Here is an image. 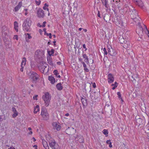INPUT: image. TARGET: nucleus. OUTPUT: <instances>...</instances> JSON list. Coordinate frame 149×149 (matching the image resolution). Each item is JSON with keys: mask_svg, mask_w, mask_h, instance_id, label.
Listing matches in <instances>:
<instances>
[{"mask_svg": "<svg viewBox=\"0 0 149 149\" xmlns=\"http://www.w3.org/2000/svg\"><path fill=\"white\" fill-rule=\"evenodd\" d=\"M32 21L29 18H27L24 21L22 24L23 30L26 32L30 31L31 30V26Z\"/></svg>", "mask_w": 149, "mask_h": 149, "instance_id": "f257e3e1", "label": "nucleus"}, {"mask_svg": "<svg viewBox=\"0 0 149 149\" xmlns=\"http://www.w3.org/2000/svg\"><path fill=\"white\" fill-rule=\"evenodd\" d=\"M42 98L45 102V106L47 107L49 105L51 99V95L49 92H47L42 96Z\"/></svg>", "mask_w": 149, "mask_h": 149, "instance_id": "f03ea898", "label": "nucleus"}, {"mask_svg": "<svg viewBox=\"0 0 149 149\" xmlns=\"http://www.w3.org/2000/svg\"><path fill=\"white\" fill-rule=\"evenodd\" d=\"M112 22L114 23L118 26H123V22L121 17L118 16H113L111 18Z\"/></svg>", "mask_w": 149, "mask_h": 149, "instance_id": "7ed1b4c3", "label": "nucleus"}, {"mask_svg": "<svg viewBox=\"0 0 149 149\" xmlns=\"http://www.w3.org/2000/svg\"><path fill=\"white\" fill-rule=\"evenodd\" d=\"M30 77L32 79V82L33 83H36L39 79V76L36 72L31 71L30 72Z\"/></svg>", "mask_w": 149, "mask_h": 149, "instance_id": "20e7f679", "label": "nucleus"}, {"mask_svg": "<svg viewBox=\"0 0 149 149\" xmlns=\"http://www.w3.org/2000/svg\"><path fill=\"white\" fill-rule=\"evenodd\" d=\"M36 57L38 59V62H41V61L42 60V57L44 54V52L43 51L37 50L35 52Z\"/></svg>", "mask_w": 149, "mask_h": 149, "instance_id": "39448f33", "label": "nucleus"}, {"mask_svg": "<svg viewBox=\"0 0 149 149\" xmlns=\"http://www.w3.org/2000/svg\"><path fill=\"white\" fill-rule=\"evenodd\" d=\"M49 144L52 149H60L58 144L54 139L51 140V141L49 142Z\"/></svg>", "mask_w": 149, "mask_h": 149, "instance_id": "423d86ee", "label": "nucleus"}, {"mask_svg": "<svg viewBox=\"0 0 149 149\" xmlns=\"http://www.w3.org/2000/svg\"><path fill=\"white\" fill-rule=\"evenodd\" d=\"M132 10H130L128 13L130 15L131 18H135L136 17H138L139 18H140L139 17L137 11L136 10L134 9V8H133Z\"/></svg>", "mask_w": 149, "mask_h": 149, "instance_id": "0eeeda50", "label": "nucleus"}, {"mask_svg": "<svg viewBox=\"0 0 149 149\" xmlns=\"http://www.w3.org/2000/svg\"><path fill=\"white\" fill-rule=\"evenodd\" d=\"M76 131L75 129H74L73 127H68V128L66 130L65 132L67 134L71 135L74 134Z\"/></svg>", "mask_w": 149, "mask_h": 149, "instance_id": "6e6552de", "label": "nucleus"}, {"mask_svg": "<svg viewBox=\"0 0 149 149\" xmlns=\"http://www.w3.org/2000/svg\"><path fill=\"white\" fill-rule=\"evenodd\" d=\"M135 4L140 8H143L144 6L141 0H132Z\"/></svg>", "mask_w": 149, "mask_h": 149, "instance_id": "1a4fd4ad", "label": "nucleus"}, {"mask_svg": "<svg viewBox=\"0 0 149 149\" xmlns=\"http://www.w3.org/2000/svg\"><path fill=\"white\" fill-rule=\"evenodd\" d=\"M37 14L39 18H43L45 16L44 11L41 8H39L37 11Z\"/></svg>", "mask_w": 149, "mask_h": 149, "instance_id": "9d476101", "label": "nucleus"}, {"mask_svg": "<svg viewBox=\"0 0 149 149\" xmlns=\"http://www.w3.org/2000/svg\"><path fill=\"white\" fill-rule=\"evenodd\" d=\"M105 109L107 111L111 112L112 110V106L110 102H107L105 107Z\"/></svg>", "mask_w": 149, "mask_h": 149, "instance_id": "9b49d317", "label": "nucleus"}, {"mask_svg": "<svg viewBox=\"0 0 149 149\" xmlns=\"http://www.w3.org/2000/svg\"><path fill=\"white\" fill-rule=\"evenodd\" d=\"M108 52L109 55L113 56H115L117 54V52L115 50L111 48V49L108 48Z\"/></svg>", "mask_w": 149, "mask_h": 149, "instance_id": "f8f14e48", "label": "nucleus"}, {"mask_svg": "<svg viewBox=\"0 0 149 149\" xmlns=\"http://www.w3.org/2000/svg\"><path fill=\"white\" fill-rule=\"evenodd\" d=\"M134 8L130 4H125L124 6V10L125 11H126V12H129L130 11L132 10Z\"/></svg>", "mask_w": 149, "mask_h": 149, "instance_id": "ddd939ff", "label": "nucleus"}, {"mask_svg": "<svg viewBox=\"0 0 149 149\" xmlns=\"http://www.w3.org/2000/svg\"><path fill=\"white\" fill-rule=\"evenodd\" d=\"M135 120L136 123L139 126L142 125H143L144 123V121L141 118H139L136 119V117H135Z\"/></svg>", "mask_w": 149, "mask_h": 149, "instance_id": "4468645a", "label": "nucleus"}, {"mask_svg": "<svg viewBox=\"0 0 149 149\" xmlns=\"http://www.w3.org/2000/svg\"><path fill=\"white\" fill-rule=\"evenodd\" d=\"M136 33L138 34L139 36H143V28L142 27L139 28L136 30Z\"/></svg>", "mask_w": 149, "mask_h": 149, "instance_id": "2eb2a0df", "label": "nucleus"}, {"mask_svg": "<svg viewBox=\"0 0 149 149\" xmlns=\"http://www.w3.org/2000/svg\"><path fill=\"white\" fill-rule=\"evenodd\" d=\"M108 82L110 84L113 83L114 81V78L111 73H109L108 75Z\"/></svg>", "mask_w": 149, "mask_h": 149, "instance_id": "dca6fc26", "label": "nucleus"}, {"mask_svg": "<svg viewBox=\"0 0 149 149\" xmlns=\"http://www.w3.org/2000/svg\"><path fill=\"white\" fill-rule=\"evenodd\" d=\"M52 125L54 129H56L57 131H59L61 129V126L56 122H54L52 123Z\"/></svg>", "mask_w": 149, "mask_h": 149, "instance_id": "f3484780", "label": "nucleus"}, {"mask_svg": "<svg viewBox=\"0 0 149 149\" xmlns=\"http://www.w3.org/2000/svg\"><path fill=\"white\" fill-rule=\"evenodd\" d=\"M103 18L104 21H105L106 22L111 23L109 22L111 20V17L109 14H105L104 15Z\"/></svg>", "mask_w": 149, "mask_h": 149, "instance_id": "a211bd4d", "label": "nucleus"}, {"mask_svg": "<svg viewBox=\"0 0 149 149\" xmlns=\"http://www.w3.org/2000/svg\"><path fill=\"white\" fill-rule=\"evenodd\" d=\"M81 100L82 103L84 108L87 106L88 104V102L87 101V100L85 98H81Z\"/></svg>", "mask_w": 149, "mask_h": 149, "instance_id": "6ab92c4d", "label": "nucleus"}, {"mask_svg": "<svg viewBox=\"0 0 149 149\" xmlns=\"http://www.w3.org/2000/svg\"><path fill=\"white\" fill-rule=\"evenodd\" d=\"M23 59L21 64V68L20 69V71L22 72H23V71L24 66H23V63H24V66L26 64V58L25 57H23Z\"/></svg>", "mask_w": 149, "mask_h": 149, "instance_id": "aec40b11", "label": "nucleus"}, {"mask_svg": "<svg viewBox=\"0 0 149 149\" xmlns=\"http://www.w3.org/2000/svg\"><path fill=\"white\" fill-rule=\"evenodd\" d=\"M102 4L104 5L105 7L107 9H108L109 7L108 3V0H101Z\"/></svg>", "mask_w": 149, "mask_h": 149, "instance_id": "412c9836", "label": "nucleus"}, {"mask_svg": "<svg viewBox=\"0 0 149 149\" xmlns=\"http://www.w3.org/2000/svg\"><path fill=\"white\" fill-rule=\"evenodd\" d=\"M42 141L43 146L45 149H49V147L47 142L45 140H42Z\"/></svg>", "mask_w": 149, "mask_h": 149, "instance_id": "4be33fe9", "label": "nucleus"}, {"mask_svg": "<svg viewBox=\"0 0 149 149\" xmlns=\"http://www.w3.org/2000/svg\"><path fill=\"white\" fill-rule=\"evenodd\" d=\"M48 79L49 81H50V83L52 84H54L55 82V80L54 77L52 76H49L48 77Z\"/></svg>", "mask_w": 149, "mask_h": 149, "instance_id": "5701e85b", "label": "nucleus"}, {"mask_svg": "<svg viewBox=\"0 0 149 149\" xmlns=\"http://www.w3.org/2000/svg\"><path fill=\"white\" fill-rule=\"evenodd\" d=\"M56 87L57 89L60 91L62 90L63 88V87L62 86V84L61 82L57 84L56 85Z\"/></svg>", "mask_w": 149, "mask_h": 149, "instance_id": "b1692460", "label": "nucleus"}, {"mask_svg": "<svg viewBox=\"0 0 149 149\" xmlns=\"http://www.w3.org/2000/svg\"><path fill=\"white\" fill-rule=\"evenodd\" d=\"M47 61L48 62V63L51 65L53 66V64L52 61V58L51 56H49L47 57Z\"/></svg>", "mask_w": 149, "mask_h": 149, "instance_id": "393cba45", "label": "nucleus"}, {"mask_svg": "<svg viewBox=\"0 0 149 149\" xmlns=\"http://www.w3.org/2000/svg\"><path fill=\"white\" fill-rule=\"evenodd\" d=\"M84 53V51H83L82 56L84 58H85L84 61L87 64L89 63L88 58L86 55V54H83Z\"/></svg>", "mask_w": 149, "mask_h": 149, "instance_id": "a878e982", "label": "nucleus"}, {"mask_svg": "<svg viewBox=\"0 0 149 149\" xmlns=\"http://www.w3.org/2000/svg\"><path fill=\"white\" fill-rule=\"evenodd\" d=\"M87 85V86H88V87H87L86 88V85L85 84L84 85V88L85 91H86L87 90H89V89H90V91H91V84L88 83Z\"/></svg>", "mask_w": 149, "mask_h": 149, "instance_id": "bb28decb", "label": "nucleus"}, {"mask_svg": "<svg viewBox=\"0 0 149 149\" xmlns=\"http://www.w3.org/2000/svg\"><path fill=\"white\" fill-rule=\"evenodd\" d=\"M43 117L44 120H47L49 119V114L48 113L41 115Z\"/></svg>", "mask_w": 149, "mask_h": 149, "instance_id": "cd10ccee", "label": "nucleus"}, {"mask_svg": "<svg viewBox=\"0 0 149 149\" xmlns=\"http://www.w3.org/2000/svg\"><path fill=\"white\" fill-rule=\"evenodd\" d=\"M119 42L120 44H123L125 42H126V40L122 36H120L118 38Z\"/></svg>", "mask_w": 149, "mask_h": 149, "instance_id": "c85d7f7f", "label": "nucleus"}, {"mask_svg": "<svg viewBox=\"0 0 149 149\" xmlns=\"http://www.w3.org/2000/svg\"><path fill=\"white\" fill-rule=\"evenodd\" d=\"M14 29L16 32L18 31V25L17 22V21H15L14 23Z\"/></svg>", "mask_w": 149, "mask_h": 149, "instance_id": "c756f323", "label": "nucleus"}, {"mask_svg": "<svg viewBox=\"0 0 149 149\" xmlns=\"http://www.w3.org/2000/svg\"><path fill=\"white\" fill-rule=\"evenodd\" d=\"M40 111L39 106V105H37L34 108V113H36Z\"/></svg>", "mask_w": 149, "mask_h": 149, "instance_id": "7c9ffc66", "label": "nucleus"}, {"mask_svg": "<svg viewBox=\"0 0 149 149\" xmlns=\"http://www.w3.org/2000/svg\"><path fill=\"white\" fill-rule=\"evenodd\" d=\"M146 130L145 131V133H146V134L148 137H149V124L147 125L146 126Z\"/></svg>", "mask_w": 149, "mask_h": 149, "instance_id": "2f4dec72", "label": "nucleus"}, {"mask_svg": "<svg viewBox=\"0 0 149 149\" xmlns=\"http://www.w3.org/2000/svg\"><path fill=\"white\" fill-rule=\"evenodd\" d=\"M82 64L83 65V67L84 68V70L86 72H89L88 69L87 68L86 65L84 62H82Z\"/></svg>", "mask_w": 149, "mask_h": 149, "instance_id": "473e14b6", "label": "nucleus"}, {"mask_svg": "<svg viewBox=\"0 0 149 149\" xmlns=\"http://www.w3.org/2000/svg\"><path fill=\"white\" fill-rule=\"evenodd\" d=\"M47 113L46 108L45 107H42L41 109V115Z\"/></svg>", "mask_w": 149, "mask_h": 149, "instance_id": "72a5a7b5", "label": "nucleus"}, {"mask_svg": "<svg viewBox=\"0 0 149 149\" xmlns=\"http://www.w3.org/2000/svg\"><path fill=\"white\" fill-rule=\"evenodd\" d=\"M54 49H52L51 51H48L47 52L49 55L50 56H51L54 54Z\"/></svg>", "mask_w": 149, "mask_h": 149, "instance_id": "f704fd0d", "label": "nucleus"}, {"mask_svg": "<svg viewBox=\"0 0 149 149\" xmlns=\"http://www.w3.org/2000/svg\"><path fill=\"white\" fill-rule=\"evenodd\" d=\"M45 137L47 140L48 142H49L51 141V137L49 134H47L45 135Z\"/></svg>", "mask_w": 149, "mask_h": 149, "instance_id": "c9c22d12", "label": "nucleus"}, {"mask_svg": "<svg viewBox=\"0 0 149 149\" xmlns=\"http://www.w3.org/2000/svg\"><path fill=\"white\" fill-rule=\"evenodd\" d=\"M81 44V42L79 41H78L77 42L75 41V45L76 46V47L77 48H79ZM74 48L76 49V47H74Z\"/></svg>", "mask_w": 149, "mask_h": 149, "instance_id": "e433bc0d", "label": "nucleus"}, {"mask_svg": "<svg viewBox=\"0 0 149 149\" xmlns=\"http://www.w3.org/2000/svg\"><path fill=\"white\" fill-rule=\"evenodd\" d=\"M138 17H136L135 18H131L133 21V22L136 24L137 22L139 21V20Z\"/></svg>", "mask_w": 149, "mask_h": 149, "instance_id": "4c0bfd02", "label": "nucleus"}, {"mask_svg": "<svg viewBox=\"0 0 149 149\" xmlns=\"http://www.w3.org/2000/svg\"><path fill=\"white\" fill-rule=\"evenodd\" d=\"M106 143L107 144H109V147L110 148L112 147V143L111 142V141L110 140H108L106 141Z\"/></svg>", "mask_w": 149, "mask_h": 149, "instance_id": "58836bf2", "label": "nucleus"}, {"mask_svg": "<svg viewBox=\"0 0 149 149\" xmlns=\"http://www.w3.org/2000/svg\"><path fill=\"white\" fill-rule=\"evenodd\" d=\"M130 52H129V54L131 58L132 59L134 58V52L132 51H130Z\"/></svg>", "mask_w": 149, "mask_h": 149, "instance_id": "ea45409f", "label": "nucleus"}, {"mask_svg": "<svg viewBox=\"0 0 149 149\" xmlns=\"http://www.w3.org/2000/svg\"><path fill=\"white\" fill-rule=\"evenodd\" d=\"M103 133L106 136H107L108 135V132L107 130L104 129L103 131Z\"/></svg>", "mask_w": 149, "mask_h": 149, "instance_id": "a19ab883", "label": "nucleus"}, {"mask_svg": "<svg viewBox=\"0 0 149 149\" xmlns=\"http://www.w3.org/2000/svg\"><path fill=\"white\" fill-rule=\"evenodd\" d=\"M117 94L118 95V97L121 100V101L122 102H123V100L122 97H121V93L120 92H118L117 93Z\"/></svg>", "mask_w": 149, "mask_h": 149, "instance_id": "79ce46f5", "label": "nucleus"}, {"mask_svg": "<svg viewBox=\"0 0 149 149\" xmlns=\"http://www.w3.org/2000/svg\"><path fill=\"white\" fill-rule=\"evenodd\" d=\"M77 140H78L79 142L80 143H83L84 141V139L83 136L81 138H79V139Z\"/></svg>", "mask_w": 149, "mask_h": 149, "instance_id": "37998d69", "label": "nucleus"}, {"mask_svg": "<svg viewBox=\"0 0 149 149\" xmlns=\"http://www.w3.org/2000/svg\"><path fill=\"white\" fill-rule=\"evenodd\" d=\"M21 7L17 5L14 8V10L15 12H17L18 10Z\"/></svg>", "mask_w": 149, "mask_h": 149, "instance_id": "c03bdc74", "label": "nucleus"}, {"mask_svg": "<svg viewBox=\"0 0 149 149\" xmlns=\"http://www.w3.org/2000/svg\"><path fill=\"white\" fill-rule=\"evenodd\" d=\"M18 113L17 112H16L14 113L12 115L13 117V118H15L16 117V116H18Z\"/></svg>", "mask_w": 149, "mask_h": 149, "instance_id": "a18cd8bd", "label": "nucleus"}, {"mask_svg": "<svg viewBox=\"0 0 149 149\" xmlns=\"http://www.w3.org/2000/svg\"><path fill=\"white\" fill-rule=\"evenodd\" d=\"M125 44L123 45V46L124 48L125 49H127V48H129V47H128V44L126 43V42L124 43Z\"/></svg>", "mask_w": 149, "mask_h": 149, "instance_id": "49530a36", "label": "nucleus"}, {"mask_svg": "<svg viewBox=\"0 0 149 149\" xmlns=\"http://www.w3.org/2000/svg\"><path fill=\"white\" fill-rule=\"evenodd\" d=\"M82 136H81L80 134H78L76 136H74V137L75 138V139L78 140L79 139V138H81Z\"/></svg>", "mask_w": 149, "mask_h": 149, "instance_id": "de8ad7c7", "label": "nucleus"}, {"mask_svg": "<svg viewBox=\"0 0 149 149\" xmlns=\"http://www.w3.org/2000/svg\"><path fill=\"white\" fill-rule=\"evenodd\" d=\"M43 67L41 66H39L38 67L39 69L40 70V71L42 73H44L45 68L44 69H42Z\"/></svg>", "mask_w": 149, "mask_h": 149, "instance_id": "09e8293b", "label": "nucleus"}, {"mask_svg": "<svg viewBox=\"0 0 149 149\" xmlns=\"http://www.w3.org/2000/svg\"><path fill=\"white\" fill-rule=\"evenodd\" d=\"M25 35L26 36V35L28 36V37L27 38L29 39H30L32 38V36L30 35V34H29V33H25Z\"/></svg>", "mask_w": 149, "mask_h": 149, "instance_id": "8fccbe9b", "label": "nucleus"}, {"mask_svg": "<svg viewBox=\"0 0 149 149\" xmlns=\"http://www.w3.org/2000/svg\"><path fill=\"white\" fill-rule=\"evenodd\" d=\"M53 73H54V74L56 76H57L58 74H59L58 73L57 70H55L54 71Z\"/></svg>", "mask_w": 149, "mask_h": 149, "instance_id": "3c124183", "label": "nucleus"}, {"mask_svg": "<svg viewBox=\"0 0 149 149\" xmlns=\"http://www.w3.org/2000/svg\"><path fill=\"white\" fill-rule=\"evenodd\" d=\"M73 5H74V8H75L76 10H77V2L76 3L75 2L74 3H73Z\"/></svg>", "mask_w": 149, "mask_h": 149, "instance_id": "603ef678", "label": "nucleus"}, {"mask_svg": "<svg viewBox=\"0 0 149 149\" xmlns=\"http://www.w3.org/2000/svg\"><path fill=\"white\" fill-rule=\"evenodd\" d=\"M103 51L104 52V55H107L108 54V52L107 51L106 48L104 47L103 49Z\"/></svg>", "mask_w": 149, "mask_h": 149, "instance_id": "864d4df0", "label": "nucleus"}, {"mask_svg": "<svg viewBox=\"0 0 149 149\" xmlns=\"http://www.w3.org/2000/svg\"><path fill=\"white\" fill-rule=\"evenodd\" d=\"M143 25H144V26L145 27L146 29V30L147 31V32H146V34H147L149 38V31L147 30V29L146 26L144 24H143Z\"/></svg>", "mask_w": 149, "mask_h": 149, "instance_id": "5fc2aeb1", "label": "nucleus"}, {"mask_svg": "<svg viewBox=\"0 0 149 149\" xmlns=\"http://www.w3.org/2000/svg\"><path fill=\"white\" fill-rule=\"evenodd\" d=\"M112 86H117V87L118 85V83L116 81L114 82V84H111Z\"/></svg>", "mask_w": 149, "mask_h": 149, "instance_id": "6e6d98bb", "label": "nucleus"}, {"mask_svg": "<svg viewBox=\"0 0 149 149\" xmlns=\"http://www.w3.org/2000/svg\"><path fill=\"white\" fill-rule=\"evenodd\" d=\"M35 2H36V3L38 6L40 4L41 1L40 0H39L38 1H36Z\"/></svg>", "mask_w": 149, "mask_h": 149, "instance_id": "4d7b16f0", "label": "nucleus"}, {"mask_svg": "<svg viewBox=\"0 0 149 149\" xmlns=\"http://www.w3.org/2000/svg\"><path fill=\"white\" fill-rule=\"evenodd\" d=\"M38 96V95H36L35 96H33V100H38V99L37 98V97Z\"/></svg>", "mask_w": 149, "mask_h": 149, "instance_id": "13d9d810", "label": "nucleus"}, {"mask_svg": "<svg viewBox=\"0 0 149 149\" xmlns=\"http://www.w3.org/2000/svg\"><path fill=\"white\" fill-rule=\"evenodd\" d=\"M12 110L13 113H15V112H17V111L16 109L14 107H12Z\"/></svg>", "mask_w": 149, "mask_h": 149, "instance_id": "bf43d9fd", "label": "nucleus"}, {"mask_svg": "<svg viewBox=\"0 0 149 149\" xmlns=\"http://www.w3.org/2000/svg\"><path fill=\"white\" fill-rule=\"evenodd\" d=\"M113 11L114 12V14L115 15V16H118L117 15V12L116 10V9H114V10H113Z\"/></svg>", "mask_w": 149, "mask_h": 149, "instance_id": "052dcab7", "label": "nucleus"}, {"mask_svg": "<svg viewBox=\"0 0 149 149\" xmlns=\"http://www.w3.org/2000/svg\"><path fill=\"white\" fill-rule=\"evenodd\" d=\"M91 83L92 84H93V88H95L96 87V85L95 83V82H94L93 83H92V82H91Z\"/></svg>", "mask_w": 149, "mask_h": 149, "instance_id": "680f3d73", "label": "nucleus"}, {"mask_svg": "<svg viewBox=\"0 0 149 149\" xmlns=\"http://www.w3.org/2000/svg\"><path fill=\"white\" fill-rule=\"evenodd\" d=\"M139 38L137 39V40H138V41H141V39L142 38H143V36H139Z\"/></svg>", "mask_w": 149, "mask_h": 149, "instance_id": "e2e57ef3", "label": "nucleus"}, {"mask_svg": "<svg viewBox=\"0 0 149 149\" xmlns=\"http://www.w3.org/2000/svg\"><path fill=\"white\" fill-rule=\"evenodd\" d=\"M14 38L15 39L17 40H18V36L17 35H15L14 36Z\"/></svg>", "mask_w": 149, "mask_h": 149, "instance_id": "0e129e2a", "label": "nucleus"}, {"mask_svg": "<svg viewBox=\"0 0 149 149\" xmlns=\"http://www.w3.org/2000/svg\"><path fill=\"white\" fill-rule=\"evenodd\" d=\"M138 22V25L139 26V28H140L141 27H142V26L141 25V23L139 22Z\"/></svg>", "mask_w": 149, "mask_h": 149, "instance_id": "69168bd1", "label": "nucleus"}, {"mask_svg": "<svg viewBox=\"0 0 149 149\" xmlns=\"http://www.w3.org/2000/svg\"><path fill=\"white\" fill-rule=\"evenodd\" d=\"M97 16L98 17L101 18L100 14V12L99 10L98 11V13L97 14Z\"/></svg>", "mask_w": 149, "mask_h": 149, "instance_id": "338daca9", "label": "nucleus"}, {"mask_svg": "<svg viewBox=\"0 0 149 149\" xmlns=\"http://www.w3.org/2000/svg\"><path fill=\"white\" fill-rule=\"evenodd\" d=\"M123 145L124 146V147H123V149H128L127 148V146L125 145L124 144H123Z\"/></svg>", "mask_w": 149, "mask_h": 149, "instance_id": "774afa93", "label": "nucleus"}]
</instances>
